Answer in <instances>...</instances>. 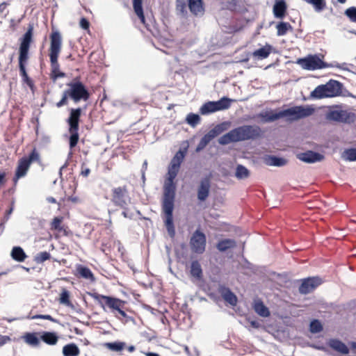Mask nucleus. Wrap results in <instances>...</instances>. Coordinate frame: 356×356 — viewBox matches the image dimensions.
Here are the masks:
<instances>
[{
    "label": "nucleus",
    "instance_id": "obj_1",
    "mask_svg": "<svg viewBox=\"0 0 356 356\" xmlns=\"http://www.w3.org/2000/svg\"><path fill=\"white\" fill-rule=\"evenodd\" d=\"M178 175V150L168 166V171L164 177L163 193L161 199V218L168 236L174 239L175 237V226L173 212L175 208L177 181Z\"/></svg>",
    "mask_w": 356,
    "mask_h": 356
},
{
    "label": "nucleus",
    "instance_id": "obj_2",
    "mask_svg": "<svg viewBox=\"0 0 356 356\" xmlns=\"http://www.w3.org/2000/svg\"><path fill=\"white\" fill-rule=\"evenodd\" d=\"M34 24L30 22L25 33L19 39L18 48V67L19 75L22 82L27 85L33 91L35 89L34 82L29 76L26 71V65L29 59V51L31 44L33 42Z\"/></svg>",
    "mask_w": 356,
    "mask_h": 356
},
{
    "label": "nucleus",
    "instance_id": "obj_3",
    "mask_svg": "<svg viewBox=\"0 0 356 356\" xmlns=\"http://www.w3.org/2000/svg\"><path fill=\"white\" fill-rule=\"evenodd\" d=\"M314 111L312 106H294L278 112L266 111L260 113L259 116L265 123L273 122L284 118L287 122H291L311 116Z\"/></svg>",
    "mask_w": 356,
    "mask_h": 356
},
{
    "label": "nucleus",
    "instance_id": "obj_4",
    "mask_svg": "<svg viewBox=\"0 0 356 356\" xmlns=\"http://www.w3.org/2000/svg\"><path fill=\"white\" fill-rule=\"evenodd\" d=\"M67 88L63 92L61 99L56 104L57 108H61L69 103V99L78 104L81 101L88 102L91 92L88 87L81 81L80 77L76 76L71 81L66 83Z\"/></svg>",
    "mask_w": 356,
    "mask_h": 356
},
{
    "label": "nucleus",
    "instance_id": "obj_5",
    "mask_svg": "<svg viewBox=\"0 0 356 356\" xmlns=\"http://www.w3.org/2000/svg\"><path fill=\"white\" fill-rule=\"evenodd\" d=\"M86 108V106L84 108H70L68 109L69 116L66 119V123L68 125V131L70 134L69 136V147L70 149H74L78 144L79 140V124L81 122V117L83 109Z\"/></svg>",
    "mask_w": 356,
    "mask_h": 356
},
{
    "label": "nucleus",
    "instance_id": "obj_6",
    "mask_svg": "<svg viewBox=\"0 0 356 356\" xmlns=\"http://www.w3.org/2000/svg\"><path fill=\"white\" fill-rule=\"evenodd\" d=\"M343 84L338 81L330 79L325 84L315 88L311 92V97L321 99L327 97L340 96L342 93Z\"/></svg>",
    "mask_w": 356,
    "mask_h": 356
},
{
    "label": "nucleus",
    "instance_id": "obj_7",
    "mask_svg": "<svg viewBox=\"0 0 356 356\" xmlns=\"http://www.w3.org/2000/svg\"><path fill=\"white\" fill-rule=\"evenodd\" d=\"M49 60L51 64V71H58L60 65L58 59L62 47V36L59 31L54 30L49 35Z\"/></svg>",
    "mask_w": 356,
    "mask_h": 356
},
{
    "label": "nucleus",
    "instance_id": "obj_8",
    "mask_svg": "<svg viewBox=\"0 0 356 356\" xmlns=\"http://www.w3.org/2000/svg\"><path fill=\"white\" fill-rule=\"evenodd\" d=\"M238 142L254 140L261 136V129L257 125H243L234 129Z\"/></svg>",
    "mask_w": 356,
    "mask_h": 356
},
{
    "label": "nucleus",
    "instance_id": "obj_9",
    "mask_svg": "<svg viewBox=\"0 0 356 356\" xmlns=\"http://www.w3.org/2000/svg\"><path fill=\"white\" fill-rule=\"evenodd\" d=\"M303 69L307 70H314L318 69H323L328 65L322 60L317 55H309L307 57L299 58L297 60Z\"/></svg>",
    "mask_w": 356,
    "mask_h": 356
},
{
    "label": "nucleus",
    "instance_id": "obj_10",
    "mask_svg": "<svg viewBox=\"0 0 356 356\" xmlns=\"http://www.w3.org/2000/svg\"><path fill=\"white\" fill-rule=\"evenodd\" d=\"M206 235L200 230H195L190 239V246L193 252L202 254L206 249Z\"/></svg>",
    "mask_w": 356,
    "mask_h": 356
},
{
    "label": "nucleus",
    "instance_id": "obj_11",
    "mask_svg": "<svg viewBox=\"0 0 356 356\" xmlns=\"http://www.w3.org/2000/svg\"><path fill=\"white\" fill-rule=\"evenodd\" d=\"M355 115L345 110H330L325 114V119L342 123H350L354 121Z\"/></svg>",
    "mask_w": 356,
    "mask_h": 356
},
{
    "label": "nucleus",
    "instance_id": "obj_12",
    "mask_svg": "<svg viewBox=\"0 0 356 356\" xmlns=\"http://www.w3.org/2000/svg\"><path fill=\"white\" fill-rule=\"evenodd\" d=\"M111 202L122 209H127L128 203L126 197H128V190L126 186L112 188Z\"/></svg>",
    "mask_w": 356,
    "mask_h": 356
},
{
    "label": "nucleus",
    "instance_id": "obj_13",
    "mask_svg": "<svg viewBox=\"0 0 356 356\" xmlns=\"http://www.w3.org/2000/svg\"><path fill=\"white\" fill-rule=\"evenodd\" d=\"M322 284V279L319 277H309L302 280L299 286V292L306 295L313 291L317 286Z\"/></svg>",
    "mask_w": 356,
    "mask_h": 356
},
{
    "label": "nucleus",
    "instance_id": "obj_14",
    "mask_svg": "<svg viewBox=\"0 0 356 356\" xmlns=\"http://www.w3.org/2000/svg\"><path fill=\"white\" fill-rule=\"evenodd\" d=\"M87 294L93 298L104 310L106 306L110 308L113 301H117L116 297L99 294L96 291H89Z\"/></svg>",
    "mask_w": 356,
    "mask_h": 356
},
{
    "label": "nucleus",
    "instance_id": "obj_15",
    "mask_svg": "<svg viewBox=\"0 0 356 356\" xmlns=\"http://www.w3.org/2000/svg\"><path fill=\"white\" fill-rule=\"evenodd\" d=\"M297 157L300 161L307 163H314L324 159L323 154L312 150L298 154Z\"/></svg>",
    "mask_w": 356,
    "mask_h": 356
},
{
    "label": "nucleus",
    "instance_id": "obj_16",
    "mask_svg": "<svg viewBox=\"0 0 356 356\" xmlns=\"http://www.w3.org/2000/svg\"><path fill=\"white\" fill-rule=\"evenodd\" d=\"M30 165H31L26 161V156H23L18 161L13 177V181L15 184H16L20 178L26 175Z\"/></svg>",
    "mask_w": 356,
    "mask_h": 356
},
{
    "label": "nucleus",
    "instance_id": "obj_17",
    "mask_svg": "<svg viewBox=\"0 0 356 356\" xmlns=\"http://www.w3.org/2000/svg\"><path fill=\"white\" fill-rule=\"evenodd\" d=\"M115 300L117 301H113V305H111L109 309H111L113 312H117L122 317L124 318L125 323H128L129 321H134V318L128 316L125 311L122 309L126 302L118 298H115Z\"/></svg>",
    "mask_w": 356,
    "mask_h": 356
},
{
    "label": "nucleus",
    "instance_id": "obj_18",
    "mask_svg": "<svg viewBox=\"0 0 356 356\" xmlns=\"http://www.w3.org/2000/svg\"><path fill=\"white\" fill-rule=\"evenodd\" d=\"M24 341L31 347H38L41 341L40 332H26L22 336Z\"/></svg>",
    "mask_w": 356,
    "mask_h": 356
},
{
    "label": "nucleus",
    "instance_id": "obj_19",
    "mask_svg": "<svg viewBox=\"0 0 356 356\" xmlns=\"http://www.w3.org/2000/svg\"><path fill=\"white\" fill-rule=\"evenodd\" d=\"M210 190V180L205 177L200 181L197 189V198L200 201H204L209 196Z\"/></svg>",
    "mask_w": 356,
    "mask_h": 356
},
{
    "label": "nucleus",
    "instance_id": "obj_20",
    "mask_svg": "<svg viewBox=\"0 0 356 356\" xmlns=\"http://www.w3.org/2000/svg\"><path fill=\"white\" fill-rule=\"evenodd\" d=\"M188 6L190 11L195 16H202L204 13V8L202 0H188Z\"/></svg>",
    "mask_w": 356,
    "mask_h": 356
},
{
    "label": "nucleus",
    "instance_id": "obj_21",
    "mask_svg": "<svg viewBox=\"0 0 356 356\" xmlns=\"http://www.w3.org/2000/svg\"><path fill=\"white\" fill-rule=\"evenodd\" d=\"M76 275L86 279L88 280L90 282H95V277L94 274L92 273V270L86 266L82 265V264H78L76 265Z\"/></svg>",
    "mask_w": 356,
    "mask_h": 356
},
{
    "label": "nucleus",
    "instance_id": "obj_22",
    "mask_svg": "<svg viewBox=\"0 0 356 356\" xmlns=\"http://www.w3.org/2000/svg\"><path fill=\"white\" fill-rule=\"evenodd\" d=\"M286 9L287 6L284 0H276L273 8L275 17L283 19L285 16Z\"/></svg>",
    "mask_w": 356,
    "mask_h": 356
},
{
    "label": "nucleus",
    "instance_id": "obj_23",
    "mask_svg": "<svg viewBox=\"0 0 356 356\" xmlns=\"http://www.w3.org/2000/svg\"><path fill=\"white\" fill-rule=\"evenodd\" d=\"M41 341L49 346H54L57 343L59 337L56 332L43 331L40 332Z\"/></svg>",
    "mask_w": 356,
    "mask_h": 356
},
{
    "label": "nucleus",
    "instance_id": "obj_24",
    "mask_svg": "<svg viewBox=\"0 0 356 356\" xmlns=\"http://www.w3.org/2000/svg\"><path fill=\"white\" fill-rule=\"evenodd\" d=\"M10 257L15 261L22 263L28 257L25 251L21 246H14L10 251Z\"/></svg>",
    "mask_w": 356,
    "mask_h": 356
},
{
    "label": "nucleus",
    "instance_id": "obj_25",
    "mask_svg": "<svg viewBox=\"0 0 356 356\" xmlns=\"http://www.w3.org/2000/svg\"><path fill=\"white\" fill-rule=\"evenodd\" d=\"M328 346L335 351L341 354H348L349 353L348 346L339 339H330L328 342Z\"/></svg>",
    "mask_w": 356,
    "mask_h": 356
},
{
    "label": "nucleus",
    "instance_id": "obj_26",
    "mask_svg": "<svg viewBox=\"0 0 356 356\" xmlns=\"http://www.w3.org/2000/svg\"><path fill=\"white\" fill-rule=\"evenodd\" d=\"M190 275L195 280L202 278V269L198 261H193L190 266Z\"/></svg>",
    "mask_w": 356,
    "mask_h": 356
},
{
    "label": "nucleus",
    "instance_id": "obj_27",
    "mask_svg": "<svg viewBox=\"0 0 356 356\" xmlns=\"http://www.w3.org/2000/svg\"><path fill=\"white\" fill-rule=\"evenodd\" d=\"M272 49L273 47L270 44H266L265 46L255 50L252 53V56L260 60L266 58L271 53Z\"/></svg>",
    "mask_w": 356,
    "mask_h": 356
},
{
    "label": "nucleus",
    "instance_id": "obj_28",
    "mask_svg": "<svg viewBox=\"0 0 356 356\" xmlns=\"http://www.w3.org/2000/svg\"><path fill=\"white\" fill-rule=\"evenodd\" d=\"M62 353L63 356H78L80 350L76 343H70L63 347Z\"/></svg>",
    "mask_w": 356,
    "mask_h": 356
},
{
    "label": "nucleus",
    "instance_id": "obj_29",
    "mask_svg": "<svg viewBox=\"0 0 356 356\" xmlns=\"http://www.w3.org/2000/svg\"><path fill=\"white\" fill-rule=\"evenodd\" d=\"M143 0H133V8L135 14L138 16L142 24H145V14L143 6Z\"/></svg>",
    "mask_w": 356,
    "mask_h": 356
},
{
    "label": "nucleus",
    "instance_id": "obj_30",
    "mask_svg": "<svg viewBox=\"0 0 356 356\" xmlns=\"http://www.w3.org/2000/svg\"><path fill=\"white\" fill-rule=\"evenodd\" d=\"M265 162L268 165L277 167L284 166L287 163L285 159L273 155L267 156Z\"/></svg>",
    "mask_w": 356,
    "mask_h": 356
},
{
    "label": "nucleus",
    "instance_id": "obj_31",
    "mask_svg": "<svg viewBox=\"0 0 356 356\" xmlns=\"http://www.w3.org/2000/svg\"><path fill=\"white\" fill-rule=\"evenodd\" d=\"M236 246V242L234 239L226 238L220 241L216 245V248L220 252H224L229 249L235 248Z\"/></svg>",
    "mask_w": 356,
    "mask_h": 356
},
{
    "label": "nucleus",
    "instance_id": "obj_32",
    "mask_svg": "<svg viewBox=\"0 0 356 356\" xmlns=\"http://www.w3.org/2000/svg\"><path fill=\"white\" fill-rule=\"evenodd\" d=\"M238 142L235 134L234 129L224 134L218 138V143L222 145H228L230 143Z\"/></svg>",
    "mask_w": 356,
    "mask_h": 356
},
{
    "label": "nucleus",
    "instance_id": "obj_33",
    "mask_svg": "<svg viewBox=\"0 0 356 356\" xmlns=\"http://www.w3.org/2000/svg\"><path fill=\"white\" fill-rule=\"evenodd\" d=\"M223 299L232 306H235L237 303V298L236 295L229 289L223 288L221 291Z\"/></svg>",
    "mask_w": 356,
    "mask_h": 356
},
{
    "label": "nucleus",
    "instance_id": "obj_34",
    "mask_svg": "<svg viewBox=\"0 0 356 356\" xmlns=\"http://www.w3.org/2000/svg\"><path fill=\"white\" fill-rule=\"evenodd\" d=\"M232 101L227 97H223L218 101H213L216 112L228 109L231 106Z\"/></svg>",
    "mask_w": 356,
    "mask_h": 356
},
{
    "label": "nucleus",
    "instance_id": "obj_35",
    "mask_svg": "<svg viewBox=\"0 0 356 356\" xmlns=\"http://www.w3.org/2000/svg\"><path fill=\"white\" fill-rule=\"evenodd\" d=\"M15 198L13 197L10 200L9 208L6 211L3 218L0 222L1 233L3 231L5 223L9 220L10 215L15 209Z\"/></svg>",
    "mask_w": 356,
    "mask_h": 356
},
{
    "label": "nucleus",
    "instance_id": "obj_36",
    "mask_svg": "<svg viewBox=\"0 0 356 356\" xmlns=\"http://www.w3.org/2000/svg\"><path fill=\"white\" fill-rule=\"evenodd\" d=\"M227 126L228 124L227 122L218 124L216 126H215L213 129H211L207 134L210 135V137H211L213 139L214 138L222 134L223 131L227 130Z\"/></svg>",
    "mask_w": 356,
    "mask_h": 356
},
{
    "label": "nucleus",
    "instance_id": "obj_37",
    "mask_svg": "<svg viewBox=\"0 0 356 356\" xmlns=\"http://www.w3.org/2000/svg\"><path fill=\"white\" fill-rule=\"evenodd\" d=\"M126 346V343L123 341H115L113 342H106L104 343V346L111 351L120 352L122 351Z\"/></svg>",
    "mask_w": 356,
    "mask_h": 356
},
{
    "label": "nucleus",
    "instance_id": "obj_38",
    "mask_svg": "<svg viewBox=\"0 0 356 356\" xmlns=\"http://www.w3.org/2000/svg\"><path fill=\"white\" fill-rule=\"evenodd\" d=\"M254 309L257 314L262 317H268L270 315L268 309L261 301L254 304Z\"/></svg>",
    "mask_w": 356,
    "mask_h": 356
},
{
    "label": "nucleus",
    "instance_id": "obj_39",
    "mask_svg": "<svg viewBox=\"0 0 356 356\" xmlns=\"http://www.w3.org/2000/svg\"><path fill=\"white\" fill-rule=\"evenodd\" d=\"M216 112L213 101L204 103L200 108V113L203 115H209Z\"/></svg>",
    "mask_w": 356,
    "mask_h": 356
},
{
    "label": "nucleus",
    "instance_id": "obj_40",
    "mask_svg": "<svg viewBox=\"0 0 356 356\" xmlns=\"http://www.w3.org/2000/svg\"><path fill=\"white\" fill-rule=\"evenodd\" d=\"M276 28L277 30V35L278 36L284 35L286 34L287 31L289 29H292V26H291V24L288 22H279L277 24Z\"/></svg>",
    "mask_w": 356,
    "mask_h": 356
},
{
    "label": "nucleus",
    "instance_id": "obj_41",
    "mask_svg": "<svg viewBox=\"0 0 356 356\" xmlns=\"http://www.w3.org/2000/svg\"><path fill=\"white\" fill-rule=\"evenodd\" d=\"M59 302L65 306H71L72 302L70 301V293L66 289H63L60 293Z\"/></svg>",
    "mask_w": 356,
    "mask_h": 356
},
{
    "label": "nucleus",
    "instance_id": "obj_42",
    "mask_svg": "<svg viewBox=\"0 0 356 356\" xmlns=\"http://www.w3.org/2000/svg\"><path fill=\"white\" fill-rule=\"evenodd\" d=\"M63 221V216H58L54 217L51 222V229L52 230H56L59 232L63 231L64 229L61 225Z\"/></svg>",
    "mask_w": 356,
    "mask_h": 356
},
{
    "label": "nucleus",
    "instance_id": "obj_43",
    "mask_svg": "<svg viewBox=\"0 0 356 356\" xmlns=\"http://www.w3.org/2000/svg\"><path fill=\"white\" fill-rule=\"evenodd\" d=\"M250 172L245 166L238 165L236 169V177L238 179H246L249 177Z\"/></svg>",
    "mask_w": 356,
    "mask_h": 356
},
{
    "label": "nucleus",
    "instance_id": "obj_44",
    "mask_svg": "<svg viewBox=\"0 0 356 356\" xmlns=\"http://www.w3.org/2000/svg\"><path fill=\"white\" fill-rule=\"evenodd\" d=\"M323 330V325L320 321L314 319L310 322L309 331L313 334H317Z\"/></svg>",
    "mask_w": 356,
    "mask_h": 356
},
{
    "label": "nucleus",
    "instance_id": "obj_45",
    "mask_svg": "<svg viewBox=\"0 0 356 356\" xmlns=\"http://www.w3.org/2000/svg\"><path fill=\"white\" fill-rule=\"evenodd\" d=\"M51 258V254L47 251L38 252L34 257V261L37 264H42Z\"/></svg>",
    "mask_w": 356,
    "mask_h": 356
},
{
    "label": "nucleus",
    "instance_id": "obj_46",
    "mask_svg": "<svg viewBox=\"0 0 356 356\" xmlns=\"http://www.w3.org/2000/svg\"><path fill=\"white\" fill-rule=\"evenodd\" d=\"M342 157L346 161H356V148L346 149L342 154Z\"/></svg>",
    "mask_w": 356,
    "mask_h": 356
},
{
    "label": "nucleus",
    "instance_id": "obj_47",
    "mask_svg": "<svg viewBox=\"0 0 356 356\" xmlns=\"http://www.w3.org/2000/svg\"><path fill=\"white\" fill-rule=\"evenodd\" d=\"M307 3L312 4L316 11L320 12L323 10L325 7V0H304Z\"/></svg>",
    "mask_w": 356,
    "mask_h": 356
},
{
    "label": "nucleus",
    "instance_id": "obj_48",
    "mask_svg": "<svg viewBox=\"0 0 356 356\" xmlns=\"http://www.w3.org/2000/svg\"><path fill=\"white\" fill-rule=\"evenodd\" d=\"M165 251L168 257V271L175 277H177V273L172 268V258L170 257L171 252V245H165Z\"/></svg>",
    "mask_w": 356,
    "mask_h": 356
},
{
    "label": "nucleus",
    "instance_id": "obj_49",
    "mask_svg": "<svg viewBox=\"0 0 356 356\" xmlns=\"http://www.w3.org/2000/svg\"><path fill=\"white\" fill-rule=\"evenodd\" d=\"M186 120L188 124L193 127H195L200 122V117L198 114L190 113L187 115Z\"/></svg>",
    "mask_w": 356,
    "mask_h": 356
},
{
    "label": "nucleus",
    "instance_id": "obj_50",
    "mask_svg": "<svg viewBox=\"0 0 356 356\" xmlns=\"http://www.w3.org/2000/svg\"><path fill=\"white\" fill-rule=\"evenodd\" d=\"M26 161L31 165L33 162H40V154L37 151L36 148L34 147L31 152L26 156Z\"/></svg>",
    "mask_w": 356,
    "mask_h": 356
},
{
    "label": "nucleus",
    "instance_id": "obj_51",
    "mask_svg": "<svg viewBox=\"0 0 356 356\" xmlns=\"http://www.w3.org/2000/svg\"><path fill=\"white\" fill-rule=\"evenodd\" d=\"M344 15L351 22L356 23V7L351 6L344 11Z\"/></svg>",
    "mask_w": 356,
    "mask_h": 356
},
{
    "label": "nucleus",
    "instance_id": "obj_52",
    "mask_svg": "<svg viewBox=\"0 0 356 356\" xmlns=\"http://www.w3.org/2000/svg\"><path fill=\"white\" fill-rule=\"evenodd\" d=\"M32 318L34 319L48 320L51 322H54L56 323H59L60 325H61V323L59 322V321L58 319L54 318L49 314H35V315L33 316ZM62 325H63L62 324Z\"/></svg>",
    "mask_w": 356,
    "mask_h": 356
},
{
    "label": "nucleus",
    "instance_id": "obj_53",
    "mask_svg": "<svg viewBox=\"0 0 356 356\" xmlns=\"http://www.w3.org/2000/svg\"><path fill=\"white\" fill-rule=\"evenodd\" d=\"M66 76V73L60 71V69H58V71H51L50 73V78L53 81H56L57 79L60 78H64Z\"/></svg>",
    "mask_w": 356,
    "mask_h": 356
},
{
    "label": "nucleus",
    "instance_id": "obj_54",
    "mask_svg": "<svg viewBox=\"0 0 356 356\" xmlns=\"http://www.w3.org/2000/svg\"><path fill=\"white\" fill-rule=\"evenodd\" d=\"M144 26L147 29V31H149L154 37L158 38L160 36V32L155 27L153 26V29H152L149 27V25L146 23V19H145V24H143Z\"/></svg>",
    "mask_w": 356,
    "mask_h": 356
},
{
    "label": "nucleus",
    "instance_id": "obj_55",
    "mask_svg": "<svg viewBox=\"0 0 356 356\" xmlns=\"http://www.w3.org/2000/svg\"><path fill=\"white\" fill-rule=\"evenodd\" d=\"M79 26L83 30H88L90 26V23L87 18L82 17L79 21Z\"/></svg>",
    "mask_w": 356,
    "mask_h": 356
},
{
    "label": "nucleus",
    "instance_id": "obj_56",
    "mask_svg": "<svg viewBox=\"0 0 356 356\" xmlns=\"http://www.w3.org/2000/svg\"><path fill=\"white\" fill-rule=\"evenodd\" d=\"M11 340L10 337L7 335L0 334V347L5 345L8 341Z\"/></svg>",
    "mask_w": 356,
    "mask_h": 356
},
{
    "label": "nucleus",
    "instance_id": "obj_57",
    "mask_svg": "<svg viewBox=\"0 0 356 356\" xmlns=\"http://www.w3.org/2000/svg\"><path fill=\"white\" fill-rule=\"evenodd\" d=\"M122 215L124 218H129V219H133L134 216V213L129 212L128 209H123V211L122 212Z\"/></svg>",
    "mask_w": 356,
    "mask_h": 356
},
{
    "label": "nucleus",
    "instance_id": "obj_58",
    "mask_svg": "<svg viewBox=\"0 0 356 356\" xmlns=\"http://www.w3.org/2000/svg\"><path fill=\"white\" fill-rule=\"evenodd\" d=\"M207 145H206L202 140V139L200 140V141L199 142L197 147H196V152H200L201 150H202Z\"/></svg>",
    "mask_w": 356,
    "mask_h": 356
},
{
    "label": "nucleus",
    "instance_id": "obj_59",
    "mask_svg": "<svg viewBox=\"0 0 356 356\" xmlns=\"http://www.w3.org/2000/svg\"><path fill=\"white\" fill-rule=\"evenodd\" d=\"M201 139L206 145H208L213 138L210 137V135L206 134Z\"/></svg>",
    "mask_w": 356,
    "mask_h": 356
},
{
    "label": "nucleus",
    "instance_id": "obj_60",
    "mask_svg": "<svg viewBox=\"0 0 356 356\" xmlns=\"http://www.w3.org/2000/svg\"><path fill=\"white\" fill-rule=\"evenodd\" d=\"M68 165V161H67L59 169V172H58V174H59V176H60V178L61 179V181L63 180V173H62V171L66 168Z\"/></svg>",
    "mask_w": 356,
    "mask_h": 356
},
{
    "label": "nucleus",
    "instance_id": "obj_61",
    "mask_svg": "<svg viewBox=\"0 0 356 356\" xmlns=\"http://www.w3.org/2000/svg\"><path fill=\"white\" fill-rule=\"evenodd\" d=\"M251 326L254 328H259L261 326V324L259 321L255 320H252L250 321Z\"/></svg>",
    "mask_w": 356,
    "mask_h": 356
},
{
    "label": "nucleus",
    "instance_id": "obj_62",
    "mask_svg": "<svg viewBox=\"0 0 356 356\" xmlns=\"http://www.w3.org/2000/svg\"><path fill=\"white\" fill-rule=\"evenodd\" d=\"M90 173V168H86L85 169H82L81 172V175H82L83 177H88L89 175V174Z\"/></svg>",
    "mask_w": 356,
    "mask_h": 356
},
{
    "label": "nucleus",
    "instance_id": "obj_63",
    "mask_svg": "<svg viewBox=\"0 0 356 356\" xmlns=\"http://www.w3.org/2000/svg\"><path fill=\"white\" fill-rule=\"evenodd\" d=\"M147 169V161L145 160L143 163V165H142L140 172H143L144 173H145Z\"/></svg>",
    "mask_w": 356,
    "mask_h": 356
},
{
    "label": "nucleus",
    "instance_id": "obj_64",
    "mask_svg": "<svg viewBox=\"0 0 356 356\" xmlns=\"http://www.w3.org/2000/svg\"><path fill=\"white\" fill-rule=\"evenodd\" d=\"M141 179H142L141 186H142V188H144L145 186L146 177H145V173H144L143 172H141Z\"/></svg>",
    "mask_w": 356,
    "mask_h": 356
}]
</instances>
